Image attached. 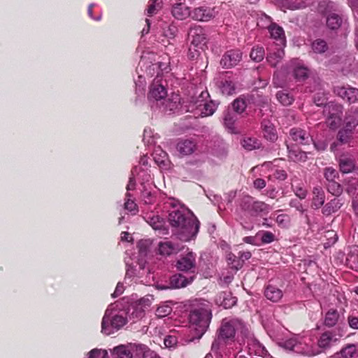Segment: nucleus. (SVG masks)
Masks as SVG:
<instances>
[{
  "mask_svg": "<svg viewBox=\"0 0 358 358\" xmlns=\"http://www.w3.org/2000/svg\"><path fill=\"white\" fill-rule=\"evenodd\" d=\"M170 205L173 208L169 215V222L178 230L179 238L183 241L194 238L199 230V221L193 213L182 205L177 207V201L173 200Z\"/></svg>",
  "mask_w": 358,
  "mask_h": 358,
  "instance_id": "obj_1",
  "label": "nucleus"
},
{
  "mask_svg": "<svg viewBox=\"0 0 358 358\" xmlns=\"http://www.w3.org/2000/svg\"><path fill=\"white\" fill-rule=\"evenodd\" d=\"M248 327L244 322L238 318H224L220 328L217 331L216 337L213 341L211 350L217 352L224 346L235 342L236 332H241L243 336L248 334Z\"/></svg>",
  "mask_w": 358,
  "mask_h": 358,
  "instance_id": "obj_2",
  "label": "nucleus"
},
{
  "mask_svg": "<svg viewBox=\"0 0 358 358\" xmlns=\"http://www.w3.org/2000/svg\"><path fill=\"white\" fill-rule=\"evenodd\" d=\"M211 318V312L208 308L200 307L195 308L191 310L189 315V320L190 329L194 336L190 338V341H194L195 339H200L201 338L207 331Z\"/></svg>",
  "mask_w": 358,
  "mask_h": 358,
  "instance_id": "obj_3",
  "label": "nucleus"
},
{
  "mask_svg": "<svg viewBox=\"0 0 358 358\" xmlns=\"http://www.w3.org/2000/svg\"><path fill=\"white\" fill-rule=\"evenodd\" d=\"M112 306L106 310L101 321V332L108 336L120 329L128 322L127 311L113 310Z\"/></svg>",
  "mask_w": 358,
  "mask_h": 358,
  "instance_id": "obj_4",
  "label": "nucleus"
},
{
  "mask_svg": "<svg viewBox=\"0 0 358 358\" xmlns=\"http://www.w3.org/2000/svg\"><path fill=\"white\" fill-rule=\"evenodd\" d=\"M239 209L245 215L257 216L261 213H268L270 206L263 201H255L249 195H245L238 200Z\"/></svg>",
  "mask_w": 358,
  "mask_h": 358,
  "instance_id": "obj_5",
  "label": "nucleus"
},
{
  "mask_svg": "<svg viewBox=\"0 0 358 358\" xmlns=\"http://www.w3.org/2000/svg\"><path fill=\"white\" fill-rule=\"evenodd\" d=\"M153 301L152 295H146L138 299H132L127 313L129 319L139 320L144 316L145 311L150 308Z\"/></svg>",
  "mask_w": 358,
  "mask_h": 358,
  "instance_id": "obj_6",
  "label": "nucleus"
},
{
  "mask_svg": "<svg viewBox=\"0 0 358 358\" xmlns=\"http://www.w3.org/2000/svg\"><path fill=\"white\" fill-rule=\"evenodd\" d=\"M323 113L327 123L331 129H336L340 124L343 114V106L341 104L329 102L324 106Z\"/></svg>",
  "mask_w": 358,
  "mask_h": 358,
  "instance_id": "obj_7",
  "label": "nucleus"
},
{
  "mask_svg": "<svg viewBox=\"0 0 358 358\" xmlns=\"http://www.w3.org/2000/svg\"><path fill=\"white\" fill-rule=\"evenodd\" d=\"M166 82L162 77L157 76L150 86L148 98L150 101H162L167 96V90L165 87Z\"/></svg>",
  "mask_w": 358,
  "mask_h": 358,
  "instance_id": "obj_8",
  "label": "nucleus"
},
{
  "mask_svg": "<svg viewBox=\"0 0 358 358\" xmlns=\"http://www.w3.org/2000/svg\"><path fill=\"white\" fill-rule=\"evenodd\" d=\"M245 338L248 352L250 355H255L261 357L266 356L267 350L264 346L254 336L250 330L248 329V334L243 336Z\"/></svg>",
  "mask_w": 358,
  "mask_h": 358,
  "instance_id": "obj_9",
  "label": "nucleus"
},
{
  "mask_svg": "<svg viewBox=\"0 0 358 358\" xmlns=\"http://www.w3.org/2000/svg\"><path fill=\"white\" fill-rule=\"evenodd\" d=\"M194 279V276L186 277L182 274L178 273L170 278L169 285H157L158 289H179L189 285Z\"/></svg>",
  "mask_w": 358,
  "mask_h": 358,
  "instance_id": "obj_10",
  "label": "nucleus"
},
{
  "mask_svg": "<svg viewBox=\"0 0 358 358\" xmlns=\"http://www.w3.org/2000/svg\"><path fill=\"white\" fill-rule=\"evenodd\" d=\"M190 43L194 48H203L206 43V34L204 29L200 26H194L189 31Z\"/></svg>",
  "mask_w": 358,
  "mask_h": 358,
  "instance_id": "obj_11",
  "label": "nucleus"
},
{
  "mask_svg": "<svg viewBox=\"0 0 358 358\" xmlns=\"http://www.w3.org/2000/svg\"><path fill=\"white\" fill-rule=\"evenodd\" d=\"M284 346L287 349L295 351L296 352H300L308 356H313L320 352V351L315 350L307 345H305L304 347H303L301 342H298L296 339L294 338L286 341L284 343Z\"/></svg>",
  "mask_w": 358,
  "mask_h": 358,
  "instance_id": "obj_12",
  "label": "nucleus"
},
{
  "mask_svg": "<svg viewBox=\"0 0 358 358\" xmlns=\"http://www.w3.org/2000/svg\"><path fill=\"white\" fill-rule=\"evenodd\" d=\"M241 59L242 52L239 50H231L222 56L220 64L223 68L229 69L237 65Z\"/></svg>",
  "mask_w": 358,
  "mask_h": 358,
  "instance_id": "obj_13",
  "label": "nucleus"
},
{
  "mask_svg": "<svg viewBox=\"0 0 358 358\" xmlns=\"http://www.w3.org/2000/svg\"><path fill=\"white\" fill-rule=\"evenodd\" d=\"M265 17L270 22L268 29L271 37L278 42V46H285L286 40L283 29L277 24L272 22L270 17L265 15Z\"/></svg>",
  "mask_w": 358,
  "mask_h": 358,
  "instance_id": "obj_14",
  "label": "nucleus"
},
{
  "mask_svg": "<svg viewBox=\"0 0 358 358\" xmlns=\"http://www.w3.org/2000/svg\"><path fill=\"white\" fill-rule=\"evenodd\" d=\"M217 85L223 94L231 95L235 93L236 83L231 76L227 74L223 76L217 81Z\"/></svg>",
  "mask_w": 358,
  "mask_h": 358,
  "instance_id": "obj_15",
  "label": "nucleus"
},
{
  "mask_svg": "<svg viewBox=\"0 0 358 358\" xmlns=\"http://www.w3.org/2000/svg\"><path fill=\"white\" fill-rule=\"evenodd\" d=\"M289 134L292 140L299 144L306 145L313 141L310 134L306 130L299 127L292 128Z\"/></svg>",
  "mask_w": 358,
  "mask_h": 358,
  "instance_id": "obj_16",
  "label": "nucleus"
},
{
  "mask_svg": "<svg viewBox=\"0 0 358 358\" xmlns=\"http://www.w3.org/2000/svg\"><path fill=\"white\" fill-rule=\"evenodd\" d=\"M195 265L196 255L192 252H189L185 256L178 260L176 266L180 271H188L194 268Z\"/></svg>",
  "mask_w": 358,
  "mask_h": 358,
  "instance_id": "obj_17",
  "label": "nucleus"
},
{
  "mask_svg": "<svg viewBox=\"0 0 358 358\" xmlns=\"http://www.w3.org/2000/svg\"><path fill=\"white\" fill-rule=\"evenodd\" d=\"M176 150L181 156L190 155L196 150V143L191 139H181L176 145Z\"/></svg>",
  "mask_w": 358,
  "mask_h": 358,
  "instance_id": "obj_18",
  "label": "nucleus"
},
{
  "mask_svg": "<svg viewBox=\"0 0 358 358\" xmlns=\"http://www.w3.org/2000/svg\"><path fill=\"white\" fill-rule=\"evenodd\" d=\"M171 14L176 19L183 20L190 15V10L184 3H176L172 6Z\"/></svg>",
  "mask_w": 358,
  "mask_h": 358,
  "instance_id": "obj_19",
  "label": "nucleus"
},
{
  "mask_svg": "<svg viewBox=\"0 0 358 358\" xmlns=\"http://www.w3.org/2000/svg\"><path fill=\"white\" fill-rule=\"evenodd\" d=\"M337 93L342 99L347 100L350 103L358 101V89L354 87H339Z\"/></svg>",
  "mask_w": 358,
  "mask_h": 358,
  "instance_id": "obj_20",
  "label": "nucleus"
},
{
  "mask_svg": "<svg viewBox=\"0 0 358 358\" xmlns=\"http://www.w3.org/2000/svg\"><path fill=\"white\" fill-rule=\"evenodd\" d=\"M153 159L156 164L161 168L167 169H169L171 162L169 159L167 153L161 149V148H156L153 152Z\"/></svg>",
  "mask_w": 358,
  "mask_h": 358,
  "instance_id": "obj_21",
  "label": "nucleus"
},
{
  "mask_svg": "<svg viewBox=\"0 0 358 358\" xmlns=\"http://www.w3.org/2000/svg\"><path fill=\"white\" fill-rule=\"evenodd\" d=\"M282 46H278L274 50L268 49L266 61L272 66L275 67L284 57Z\"/></svg>",
  "mask_w": 358,
  "mask_h": 358,
  "instance_id": "obj_22",
  "label": "nucleus"
},
{
  "mask_svg": "<svg viewBox=\"0 0 358 358\" xmlns=\"http://www.w3.org/2000/svg\"><path fill=\"white\" fill-rule=\"evenodd\" d=\"M340 171L343 173H349L355 170V160L352 157L343 155L338 159Z\"/></svg>",
  "mask_w": 358,
  "mask_h": 358,
  "instance_id": "obj_23",
  "label": "nucleus"
},
{
  "mask_svg": "<svg viewBox=\"0 0 358 358\" xmlns=\"http://www.w3.org/2000/svg\"><path fill=\"white\" fill-rule=\"evenodd\" d=\"M215 301L224 308H230L236 303V297H233L229 292H220L217 296Z\"/></svg>",
  "mask_w": 358,
  "mask_h": 358,
  "instance_id": "obj_24",
  "label": "nucleus"
},
{
  "mask_svg": "<svg viewBox=\"0 0 358 358\" xmlns=\"http://www.w3.org/2000/svg\"><path fill=\"white\" fill-rule=\"evenodd\" d=\"M336 341L332 332L325 331L320 336L317 345L322 350H325L330 348Z\"/></svg>",
  "mask_w": 358,
  "mask_h": 358,
  "instance_id": "obj_25",
  "label": "nucleus"
},
{
  "mask_svg": "<svg viewBox=\"0 0 358 358\" xmlns=\"http://www.w3.org/2000/svg\"><path fill=\"white\" fill-rule=\"evenodd\" d=\"M288 158L294 162H306L308 157L307 153L301 150L296 146L287 145Z\"/></svg>",
  "mask_w": 358,
  "mask_h": 358,
  "instance_id": "obj_26",
  "label": "nucleus"
},
{
  "mask_svg": "<svg viewBox=\"0 0 358 358\" xmlns=\"http://www.w3.org/2000/svg\"><path fill=\"white\" fill-rule=\"evenodd\" d=\"M192 17L198 21H208L213 17V10L206 7L196 8L193 10Z\"/></svg>",
  "mask_w": 358,
  "mask_h": 358,
  "instance_id": "obj_27",
  "label": "nucleus"
},
{
  "mask_svg": "<svg viewBox=\"0 0 358 358\" xmlns=\"http://www.w3.org/2000/svg\"><path fill=\"white\" fill-rule=\"evenodd\" d=\"M141 197L145 204H153L157 199L156 191L150 185H143Z\"/></svg>",
  "mask_w": 358,
  "mask_h": 358,
  "instance_id": "obj_28",
  "label": "nucleus"
},
{
  "mask_svg": "<svg viewBox=\"0 0 358 358\" xmlns=\"http://www.w3.org/2000/svg\"><path fill=\"white\" fill-rule=\"evenodd\" d=\"M262 128L265 138L271 142H275L277 140L278 135L275 129L271 122L264 120L262 122Z\"/></svg>",
  "mask_w": 358,
  "mask_h": 358,
  "instance_id": "obj_29",
  "label": "nucleus"
},
{
  "mask_svg": "<svg viewBox=\"0 0 358 358\" xmlns=\"http://www.w3.org/2000/svg\"><path fill=\"white\" fill-rule=\"evenodd\" d=\"M345 19L343 15L335 13H329L326 20L327 27L331 30H337L344 22Z\"/></svg>",
  "mask_w": 358,
  "mask_h": 358,
  "instance_id": "obj_30",
  "label": "nucleus"
},
{
  "mask_svg": "<svg viewBox=\"0 0 358 358\" xmlns=\"http://www.w3.org/2000/svg\"><path fill=\"white\" fill-rule=\"evenodd\" d=\"M180 250L178 245L174 244L171 241L161 242L159 243V252L162 255L169 256L172 254L178 253Z\"/></svg>",
  "mask_w": 358,
  "mask_h": 358,
  "instance_id": "obj_31",
  "label": "nucleus"
},
{
  "mask_svg": "<svg viewBox=\"0 0 358 358\" xmlns=\"http://www.w3.org/2000/svg\"><path fill=\"white\" fill-rule=\"evenodd\" d=\"M219 105L218 102H216L213 100H207V101L201 103L199 111L200 115L202 117H207L212 115L215 111L216 110L217 106Z\"/></svg>",
  "mask_w": 358,
  "mask_h": 358,
  "instance_id": "obj_32",
  "label": "nucleus"
},
{
  "mask_svg": "<svg viewBox=\"0 0 358 358\" xmlns=\"http://www.w3.org/2000/svg\"><path fill=\"white\" fill-rule=\"evenodd\" d=\"M312 207L318 209L323 206L325 201L324 192L320 187H315L313 189Z\"/></svg>",
  "mask_w": 358,
  "mask_h": 358,
  "instance_id": "obj_33",
  "label": "nucleus"
},
{
  "mask_svg": "<svg viewBox=\"0 0 358 358\" xmlns=\"http://www.w3.org/2000/svg\"><path fill=\"white\" fill-rule=\"evenodd\" d=\"M358 125V112L354 111L347 114L345 118V124L343 128L350 133H353L354 130Z\"/></svg>",
  "mask_w": 358,
  "mask_h": 358,
  "instance_id": "obj_34",
  "label": "nucleus"
},
{
  "mask_svg": "<svg viewBox=\"0 0 358 358\" xmlns=\"http://www.w3.org/2000/svg\"><path fill=\"white\" fill-rule=\"evenodd\" d=\"M266 298L273 302L279 301L282 297V292L281 289L273 285H268L264 291Z\"/></svg>",
  "mask_w": 358,
  "mask_h": 358,
  "instance_id": "obj_35",
  "label": "nucleus"
},
{
  "mask_svg": "<svg viewBox=\"0 0 358 358\" xmlns=\"http://www.w3.org/2000/svg\"><path fill=\"white\" fill-rule=\"evenodd\" d=\"M144 218L155 230L164 229V220L159 215L147 214Z\"/></svg>",
  "mask_w": 358,
  "mask_h": 358,
  "instance_id": "obj_36",
  "label": "nucleus"
},
{
  "mask_svg": "<svg viewBox=\"0 0 358 358\" xmlns=\"http://www.w3.org/2000/svg\"><path fill=\"white\" fill-rule=\"evenodd\" d=\"M136 173L139 178H141L143 180H149V178H150V176L149 173H147L144 170L142 171V173L143 175L141 176V173L138 172V168L137 166H135L134 169L131 171V176L129 177V182L127 185V192L130 190H133L135 189L136 187V182L134 178V174Z\"/></svg>",
  "mask_w": 358,
  "mask_h": 358,
  "instance_id": "obj_37",
  "label": "nucleus"
},
{
  "mask_svg": "<svg viewBox=\"0 0 358 358\" xmlns=\"http://www.w3.org/2000/svg\"><path fill=\"white\" fill-rule=\"evenodd\" d=\"M241 144L245 150L251 151L259 149L261 147V141L255 137L245 136L241 141Z\"/></svg>",
  "mask_w": 358,
  "mask_h": 358,
  "instance_id": "obj_38",
  "label": "nucleus"
},
{
  "mask_svg": "<svg viewBox=\"0 0 358 358\" xmlns=\"http://www.w3.org/2000/svg\"><path fill=\"white\" fill-rule=\"evenodd\" d=\"M343 206L341 199L335 198L328 202L322 208V213L324 215H330L331 214L338 210Z\"/></svg>",
  "mask_w": 358,
  "mask_h": 358,
  "instance_id": "obj_39",
  "label": "nucleus"
},
{
  "mask_svg": "<svg viewBox=\"0 0 358 358\" xmlns=\"http://www.w3.org/2000/svg\"><path fill=\"white\" fill-rule=\"evenodd\" d=\"M339 319V313L337 310L331 308L329 310L324 317V324L328 327H334Z\"/></svg>",
  "mask_w": 358,
  "mask_h": 358,
  "instance_id": "obj_40",
  "label": "nucleus"
},
{
  "mask_svg": "<svg viewBox=\"0 0 358 358\" xmlns=\"http://www.w3.org/2000/svg\"><path fill=\"white\" fill-rule=\"evenodd\" d=\"M210 98L209 93L207 90L202 91L199 96H193L190 101L189 107L192 108V110L197 109L199 110L201 108L200 103L207 101V100Z\"/></svg>",
  "mask_w": 358,
  "mask_h": 358,
  "instance_id": "obj_41",
  "label": "nucleus"
},
{
  "mask_svg": "<svg viewBox=\"0 0 358 358\" xmlns=\"http://www.w3.org/2000/svg\"><path fill=\"white\" fill-rule=\"evenodd\" d=\"M113 355L115 358H132L131 347L120 345L113 349Z\"/></svg>",
  "mask_w": 358,
  "mask_h": 358,
  "instance_id": "obj_42",
  "label": "nucleus"
},
{
  "mask_svg": "<svg viewBox=\"0 0 358 358\" xmlns=\"http://www.w3.org/2000/svg\"><path fill=\"white\" fill-rule=\"evenodd\" d=\"M294 78L299 81L306 80L309 75V70L303 65L298 64L293 70Z\"/></svg>",
  "mask_w": 358,
  "mask_h": 358,
  "instance_id": "obj_43",
  "label": "nucleus"
},
{
  "mask_svg": "<svg viewBox=\"0 0 358 358\" xmlns=\"http://www.w3.org/2000/svg\"><path fill=\"white\" fill-rule=\"evenodd\" d=\"M224 125L231 132L235 133L234 124L236 120L235 115L229 111H227L224 114Z\"/></svg>",
  "mask_w": 358,
  "mask_h": 358,
  "instance_id": "obj_44",
  "label": "nucleus"
},
{
  "mask_svg": "<svg viewBox=\"0 0 358 358\" xmlns=\"http://www.w3.org/2000/svg\"><path fill=\"white\" fill-rule=\"evenodd\" d=\"M227 261L232 269L238 271L243 267V262L241 261L239 256L237 257L232 252H229L227 255Z\"/></svg>",
  "mask_w": 358,
  "mask_h": 358,
  "instance_id": "obj_45",
  "label": "nucleus"
},
{
  "mask_svg": "<svg viewBox=\"0 0 358 358\" xmlns=\"http://www.w3.org/2000/svg\"><path fill=\"white\" fill-rule=\"evenodd\" d=\"M276 98L283 106H289L294 101V96L285 91H279L276 94Z\"/></svg>",
  "mask_w": 358,
  "mask_h": 358,
  "instance_id": "obj_46",
  "label": "nucleus"
},
{
  "mask_svg": "<svg viewBox=\"0 0 358 358\" xmlns=\"http://www.w3.org/2000/svg\"><path fill=\"white\" fill-rule=\"evenodd\" d=\"M313 0H287V7L292 10L301 9L310 6Z\"/></svg>",
  "mask_w": 358,
  "mask_h": 358,
  "instance_id": "obj_47",
  "label": "nucleus"
},
{
  "mask_svg": "<svg viewBox=\"0 0 358 358\" xmlns=\"http://www.w3.org/2000/svg\"><path fill=\"white\" fill-rule=\"evenodd\" d=\"M250 58L256 62H259L263 60L265 56V51L263 47L262 46H255L250 54Z\"/></svg>",
  "mask_w": 358,
  "mask_h": 358,
  "instance_id": "obj_48",
  "label": "nucleus"
},
{
  "mask_svg": "<svg viewBox=\"0 0 358 358\" xmlns=\"http://www.w3.org/2000/svg\"><path fill=\"white\" fill-rule=\"evenodd\" d=\"M151 245L152 241L150 239H141L137 243L138 252L141 257L147 255Z\"/></svg>",
  "mask_w": 358,
  "mask_h": 358,
  "instance_id": "obj_49",
  "label": "nucleus"
},
{
  "mask_svg": "<svg viewBox=\"0 0 358 358\" xmlns=\"http://www.w3.org/2000/svg\"><path fill=\"white\" fill-rule=\"evenodd\" d=\"M232 106L237 113H242L247 107V101L245 97H238L233 101Z\"/></svg>",
  "mask_w": 358,
  "mask_h": 358,
  "instance_id": "obj_50",
  "label": "nucleus"
},
{
  "mask_svg": "<svg viewBox=\"0 0 358 358\" xmlns=\"http://www.w3.org/2000/svg\"><path fill=\"white\" fill-rule=\"evenodd\" d=\"M312 49L315 53L322 54L328 49L326 41L322 39H317L312 43Z\"/></svg>",
  "mask_w": 358,
  "mask_h": 358,
  "instance_id": "obj_51",
  "label": "nucleus"
},
{
  "mask_svg": "<svg viewBox=\"0 0 358 358\" xmlns=\"http://www.w3.org/2000/svg\"><path fill=\"white\" fill-rule=\"evenodd\" d=\"M258 238L260 239L261 243L268 244L272 243L275 240V235L271 231H261L258 233Z\"/></svg>",
  "mask_w": 358,
  "mask_h": 358,
  "instance_id": "obj_52",
  "label": "nucleus"
},
{
  "mask_svg": "<svg viewBox=\"0 0 358 358\" xmlns=\"http://www.w3.org/2000/svg\"><path fill=\"white\" fill-rule=\"evenodd\" d=\"M357 346L355 344H348L341 350L340 353L343 358H352L355 354Z\"/></svg>",
  "mask_w": 358,
  "mask_h": 358,
  "instance_id": "obj_53",
  "label": "nucleus"
},
{
  "mask_svg": "<svg viewBox=\"0 0 358 358\" xmlns=\"http://www.w3.org/2000/svg\"><path fill=\"white\" fill-rule=\"evenodd\" d=\"M131 195L129 192L126 194L127 200L124 203V208L128 211L131 212L133 215H135L138 212L137 205L134 200H131Z\"/></svg>",
  "mask_w": 358,
  "mask_h": 358,
  "instance_id": "obj_54",
  "label": "nucleus"
},
{
  "mask_svg": "<svg viewBox=\"0 0 358 358\" xmlns=\"http://www.w3.org/2000/svg\"><path fill=\"white\" fill-rule=\"evenodd\" d=\"M327 187L328 192L335 196L340 195L343 192L341 185L336 181L328 182Z\"/></svg>",
  "mask_w": 358,
  "mask_h": 358,
  "instance_id": "obj_55",
  "label": "nucleus"
},
{
  "mask_svg": "<svg viewBox=\"0 0 358 358\" xmlns=\"http://www.w3.org/2000/svg\"><path fill=\"white\" fill-rule=\"evenodd\" d=\"M172 312V308L168 304H162L159 306L156 311L155 314L157 317H164L168 316Z\"/></svg>",
  "mask_w": 358,
  "mask_h": 358,
  "instance_id": "obj_56",
  "label": "nucleus"
},
{
  "mask_svg": "<svg viewBox=\"0 0 358 358\" xmlns=\"http://www.w3.org/2000/svg\"><path fill=\"white\" fill-rule=\"evenodd\" d=\"M178 33V27L174 24H168L164 28V35L168 38L173 39Z\"/></svg>",
  "mask_w": 358,
  "mask_h": 358,
  "instance_id": "obj_57",
  "label": "nucleus"
},
{
  "mask_svg": "<svg viewBox=\"0 0 358 358\" xmlns=\"http://www.w3.org/2000/svg\"><path fill=\"white\" fill-rule=\"evenodd\" d=\"M143 141L145 145H152L156 143L155 136L153 135L151 129L148 128L144 129Z\"/></svg>",
  "mask_w": 358,
  "mask_h": 358,
  "instance_id": "obj_58",
  "label": "nucleus"
},
{
  "mask_svg": "<svg viewBox=\"0 0 358 358\" xmlns=\"http://www.w3.org/2000/svg\"><path fill=\"white\" fill-rule=\"evenodd\" d=\"M163 104L164 106V110L166 111H170V112L174 111L178 107L179 98L178 96H176L173 100H171V99L165 100V102L163 103Z\"/></svg>",
  "mask_w": 358,
  "mask_h": 358,
  "instance_id": "obj_59",
  "label": "nucleus"
},
{
  "mask_svg": "<svg viewBox=\"0 0 358 358\" xmlns=\"http://www.w3.org/2000/svg\"><path fill=\"white\" fill-rule=\"evenodd\" d=\"M160 0H150L149 5L147 9V15L152 16L160 8Z\"/></svg>",
  "mask_w": 358,
  "mask_h": 358,
  "instance_id": "obj_60",
  "label": "nucleus"
},
{
  "mask_svg": "<svg viewBox=\"0 0 358 358\" xmlns=\"http://www.w3.org/2000/svg\"><path fill=\"white\" fill-rule=\"evenodd\" d=\"M352 134V133L349 132L348 131H346V129L343 128L338 131L337 135V139L338 142L341 144L347 143L350 141Z\"/></svg>",
  "mask_w": 358,
  "mask_h": 358,
  "instance_id": "obj_61",
  "label": "nucleus"
},
{
  "mask_svg": "<svg viewBox=\"0 0 358 358\" xmlns=\"http://www.w3.org/2000/svg\"><path fill=\"white\" fill-rule=\"evenodd\" d=\"M292 189L295 195L300 199H304L307 196V190L305 189L303 185H292Z\"/></svg>",
  "mask_w": 358,
  "mask_h": 358,
  "instance_id": "obj_62",
  "label": "nucleus"
},
{
  "mask_svg": "<svg viewBox=\"0 0 358 358\" xmlns=\"http://www.w3.org/2000/svg\"><path fill=\"white\" fill-rule=\"evenodd\" d=\"M324 175L328 182H330L335 181L336 178L338 177V172L331 167H327L324 169Z\"/></svg>",
  "mask_w": 358,
  "mask_h": 358,
  "instance_id": "obj_63",
  "label": "nucleus"
},
{
  "mask_svg": "<svg viewBox=\"0 0 358 358\" xmlns=\"http://www.w3.org/2000/svg\"><path fill=\"white\" fill-rule=\"evenodd\" d=\"M87 358H109L106 350L93 349L89 352Z\"/></svg>",
  "mask_w": 358,
  "mask_h": 358,
  "instance_id": "obj_64",
  "label": "nucleus"
}]
</instances>
